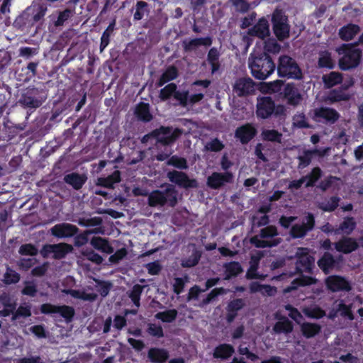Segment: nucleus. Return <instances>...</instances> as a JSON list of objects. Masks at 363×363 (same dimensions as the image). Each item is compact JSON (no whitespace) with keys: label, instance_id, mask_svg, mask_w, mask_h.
<instances>
[{"label":"nucleus","instance_id":"obj_5","mask_svg":"<svg viewBox=\"0 0 363 363\" xmlns=\"http://www.w3.org/2000/svg\"><path fill=\"white\" fill-rule=\"evenodd\" d=\"M276 67L277 75L281 78L296 80L303 78L302 70L296 60L289 55H280Z\"/></svg>","mask_w":363,"mask_h":363},{"label":"nucleus","instance_id":"obj_11","mask_svg":"<svg viewBox=\"0 0 363 363\" xmlns=\"http://www.w3.org/2000/svg\"><path fill=\"white\" fill-rule=\"evenodd\" d=\"M233 180L234 175L231 172H213L208 177L206 184L210 189L218 190L223 187L226 184L233 183Z\"/></svg>","mask_w":363,"mask_h":363},{"label":"nucleus","instance_id":"obj_26","mask_svg":"<svg viewBox=\"0 0 363 363\" xmlns=\"http://www.w3.org/2000/svg\"><path fill=\"white\" fill-rule=\"evenodd\" d=\"M64 182L71 186L74 190H79L82 188L87 180V177L84 174L72 172L65 175Z\"/></svg>","mask_w":363,"mask_h":363},{"label":"nucleus","instance_id":"obj_43","mask_svg":"<svg viewBox=\"0 0 363 363\" xmlns=\"http://www.w3.org/2000/svg\"><path fill=\"white\" fill-rule=\"evenodd\" d=\"M62 292L65 294L70 295L74 298L81 299L83 301H94L96 300L97 296L94 293H86L84 291L68 289H64Z\"/></svg>","mask_w":363,"mask_h":363},{"label":"nucleus","instance_id":"obj_55","mask_svg":"<svg viewBox=\"0 0 363 363\" xmlns=\"http://www.w3.org/2000/svg\"><path fill=\"white\" fill-rule=\"evenodd\" d=\"M201 253L194 250L190 256L182 259L181 265L184 268L193 267L199 263Z\"/></svg>","mask_w":363,"mask_h":363},{"label":"nucleus","instance_id":"obj_1","mask_svg":"<svg viewBox=\"0 0 363 363\" xmlns=\"http://www.w3.org/2000/svg\"><path fill=\"white\" fill-rule=\"evenodd\" d=\"M248 66L252 77L258 80L266 79L276 69L272 57L266 52L250 54Z\"/></svg>","mask_w":363,"mask_h":363},{"label":"nucleus","instance_id":"obj_54","mask_svg":"<svg viewBox=\"0 0 363 363\" xmlns=\"http://www.w3.org/2000/svg\"><path fill=\"white\" fill-rule=\"evenodd\" d=\"M177 314L178 312L176 309H169L158 312L156 313L155 318L164 323H172L176 319Z\"/></svg>","mask_w":363,"mask_h":363},{"label":"nucleus","instance_id":"obj_58","mask_svg":"<svg viewBox=\"0 0 363 363\" xmlns=\"http://www.w3.org/2000/svg\"><path fill=\"white\" fill-rule=\"evenodd\" d=\"M283 86L284 81L281 79H277L268 83H264L262 86V89L263 91L267 93H277L281 91Z\"/></svg>","mask_w":363,"mask_h":363},{"label":"nucleus","instance_id":"obj_18","mask_svg":"<svg viewBox=\"0 0 363 363\" xmlns=\"http://www.w3.org/2000/svg\"><path fill=\"white\" fill-rule=\"evenodd\" d=\"M314 258L308 253H297V259L296 262V269L298 272H303L311 273L314 266Z\"/></svg>","mask_w":363,"mask_h":363},{"label":"nucleus","instance_id":"obj_45","mask_svg":"<svg viewBox=\"0 0 363 363\" xmlns=\"http://www.w3.org/2000/svg\"><path fill=\"white\" fill-rule=\"evenodd\" d=\"M342 80V74L337 72H331L323 77V81L327 88H332L337 84H341Z\"/></svg>","mask_w":363,"mask_h":363},{"label":"nucleus","instance_id":"obj_28","mask_svg":"<svg viewBox=\"0 0 363 363\" xmlns=\"http://www.w3.org/2000/svg\"><path fill=\"white\" fill-rule=\"evenodd\" d=\"M35 24L43 19L48 11V6L44 3H33L26 8Z\"/></svg>","mask_w":363,"mask_h":363},{"label":"nucleus","instance_id":"obj_50","mask_svg":"<svg viewBox=\"0 0 363 363\" xmlns=\"http://www.w3.org/2000/svg\"><path fill=\"white\" fill-rule=\"evenodd\" d=\"M177 89V86L175 83H169L164 87L160 89L159 93V97L162 101H167L172 96L174 97Z\"/></svg>","mask_w":363,"mask_h":363},{"label":"nucleus","instance_id":"obj_46","mask_svg":"<svg viewBox=\"0 0 363 363\" xmlns=\"http://www.w3.org/2000/svg\"><path fill=\"white\" fill-rule=\"evenodd\" d=\"M53 256L52 257L55 259H60L71 252L73 250V247L71 245L62 242L58 244H54Z\"/></svg>","mask_w":363,"mask_h":363},{"label":"nucleus","instance_id":"obj_16","mask_svg":"<svg viewBox=\"0 0 363 363\" xmlns=\"http://www.w3.org/2000/svg\"><path fill=\"white\" fill-rule=\"evenodd\" d=\"M221 53L219 49L216 47H212L209 49L206 56V62L210 66L211 74L219 73L222 62L220 61Z\"/></svg>","mask_w":363,"mask_h":363},{"label":"nucleus","instance_id":"obj_12","mask_svg":"<svg viewBox=\"0 0 363 363\" xmlns=\"http://www.w3.org/2000/svg\"><path fill=\"white\" fill-rule=\"evenodd\" d=\"M328 290L333 292L350 291L352 286L348 280L340 275L328 276L325 281Z\"/></svg>","mask_w":363,"mask_h":363},{"label":"nucleus","instance_id":"obj_2","mask_svg":"<svg viewBox=\"0 0 363 363\" xmlns=\"http://www.w3.org/2000/svg\"><path fill=\"white\" fill-rule=\"evenodd\" d=\"M183 130L176 128L173 130L172 126L161 125L154 129L141 138V143H147L150 138L156 140V145L160 144L163 146H169L174 144L176 140L182 135Z\"/></svg>","mask_w":363,"mask_h":363},{"label":"nucleus","instance_id":"obj_10","mask_svg":"<svg viewBox=\"0 0 363 363\" xmlns=\"http://www.w3.org/2000/svg\"><path fill=\"white\" fill-rule=\"evenodd\" d=\"M315 227V218L313 213H308L301 224L292 225L290 230V235L294 239L304 238L307 233Z\"/></svg>","mask_w":363,"mask_h":363},{"label":"nucleus","instance_id":"obj_64","mask_svg":"<svg viewBox=\"0 0 363 363\" xmlns=\"http://www.w3.org/2000/svg\"><path fill=\"white\" fill-rule=\"evenodd\" d=\"M31 306L30 305L23 306L20 305L15 311L12 315V320H16L19 318H28L31 316Z\"/></svg>","mask_w":363,"mask_h":363},{"label":"nucleus","instance_id":"obj_48","mask_svg":"<svg viewBox=\"0 0 363 363\" xmlns=\"http://www.w3.org/2000/svg\"><path fill=\"white\" fill-rule=\"evenodd\" d=\"M20 274H18L11 267L7 265L6 272L4 274L3 282L6 285H11L17 284L20 281Z\"/></svg>","mask_w":363,"mask_h":363},{"label":"nucleus","instance_id":"obj_13","mask_svg":"<svg viewBox=\"0 0 363 363\" xmlns=\"http://www.w3.org/2000/svg\"><path fill=\"white\" fill-rule=\"evenodd\" d=\"M79 229L74 225L68 223L56 224L50 229L51 234L57 238L74 237Z\"/></svg>","mask_w":363,"mask_h":363},{"label":"nucleus","instance_id":"obj_19","mask_svg":"<svg viewBox=\"0 0 363 363\" xmlns=\"http://www.w3.org/2000/svg\"><path fill=\"white\" fill-rule=\"evenodd\" d=\"M327 152V149L321 150V149H313V150H306L303 152L302 155H299L298 157V160L299 161L298 164V169H304L308 167L313 159V157L315 155L319 157H323Z\"/></svg>","mask_w":363,"mask_h":363},{"label":"nucleus","instance_id":"obj_22","mask_svg":"<svg viewBox=\"0 0 363 363\" xmlns=\"http://www.w3.org/2000/svg\"><path fill=\"white\" fill-rule=\"evenodd\" d=\"M40 65V61H30L26 67H23L18 73V79L27 82L35 77L37 74V69Z\"/></svg>","mask_w":363,"mask_h":363},{"label":"nucleus","instance_id":"obj_44","mask_svg":"<svg viewBox=\"0 0 363 363\" xmlns=\"http://www.w3.org/2000/svg\"><path fill=\"white\" fill-rule=\"evenodd\" d=\"M321 330L320 325L318 323H303L301 325L302 335L306 338H311L318 335Z\"/></svg>","mask_w":363,"mask_h":363},{"label":"nucleus","instance_id":"obj_7","mask_svg":"<svg viewBox=\"0 0 363 363\" xmlns=\"http://www.w3.org/2000/svg\"><path fill=\"white\" fill-rule=\"evenodd\" d=\"M47 99L44 89L35 86H28L22 93L19 103L25 108H39Z\"/></svg>","mask_w":363,"mask_h":363},{"label":"nucleus","instance_id":"obj_33","mask_svg":"<svg viewBox=\"0 0 363 363\" xmlns=\"http://www.w3.org/2000/svg\"><path fill=\"white\" fill-rule=\"evenodd\" d=\"M235 352L233 345L227 343L220 344L213 350V356L215 359H228Z\"/></svg>","mask_w":363,"mask_h":363},{"label":"nucleus","instance_id":"obj_40","mask_svg":"<svg viewBox=\"0 0 363 363\" xmlns=\"http://www.w3.org/2000/svg\"><path fill=\"white\" fill-rule=\"evenodd\" d=\"M282 241L280 238L272 239L270 240H266L262 238H259L257 235L253 236L250 238V243L257 248H267L273 247L279 245Z\"/></svg>","mask_w":363,"mask_h":363},{"label":"nucleus","instance_id":"obj_47","mask_svg":"<svg viewBox=\"0 0 363 363\" xmlns=\"http://www.w3.org/2000/svg\"><path fill=\"white\" fill-rule=\"evenodd\" d=\"M322 176V169L319 167H313L308 174L303 176V177H306V183L305 186L306 188L313 187Z\"/></svg>","mask_w":363,"mask_h":363},{"label":"nucleus","instance_id":"obj_30","mask_svg":"<svg viewBox=\"0 0 363 363\" xmlns=\"http://www.w3.org/2000/svg\"><path fill=\"white\" fill-rule=\"evenodd\" d=\"M179 77V70L174 65L168 66L156 82L157 87L176 79Z\"/></svg>","mask_w":363,"mask_h":363},{"label":"nucleus","instance_id":"obj_37","mask_svg":"<svg viewBox=\"0 0 363 363\" xmlns=\"http://www.w3.org/2000/svg\"><path fill=\"white\" fill-rule=\"evenodd\" d=\"M223 267L225 269L224 280H230L231 278L238 276L243 271L241 264L236 261L225 263Z\"/></svg>","mask_w":363,"mask_h":363},{"label":"nucleus","instance_id":"obj_34","mask_svg":"<svg viewBox=\"0 0 363 363\" xmlns=\"http://www.w3.org/2000/svg\"><path fill=\"white\" fill-rule=\"evenodd\" d=\"M293 330L294 324L292 321L286 316H281L273 326V330L277 334H289Z\"/></svg>","mask_w":363,"mask_h":363},{"label":"nucleus","instance_id":"obj_62","mask_svg":"<svg viewBox=\"0 0 363 363\" xmlns=\"http://www.w3.org/2000/svg\"><path fill=\"white\" fill-rule=\"evenodd\" d=\"M316 282L317 279L315 278L301 274L292 281V284L294 285V288H296L297 286H310L316 284Z\"/></svg>","mask_w":363,"mask_h":363},{"label":"nucleus","instance_id":"obj_39","mask_svg":"<svg viewBox=\"0 0 363 363\" xmlns=\"http://www.w3.org/2000/svg\"><path fill=\"white\" fill-rule=\"evenodd\" d=\"M90 244L94 248L102 252L111 254L113 252V247L106 238L94 236L91 238Z\"/></svg>","mask_w":363,"mask_h":363},{"label":"nucleus","instance_id":"obj_23","mask_svg":"<svg viewBox=\"0 0 363 363\" xmlns=\"http://www.w3.org/2000/svg\"><path fill=\"white\" fill-rule=\"evenodd\" d=\"M283 94L284 98L286 99L287 104L290 106H296L302 100L301 94L293 84H286Z\"/></svg>","mask_w":363,"mask_h":363},{"label":"nucleus","instance_id":"obj_56","mask_svg":"<svg viewBox=\"0 0 363 363\" xmlns=\"http://www.w3.org/2000/svg\"><path fill=\"white\" fill-rule=\"evenodd\" d=\"M96 230H86L83 233L76 234L74 238V246L79 247L86 245L89 241L88 236L91 234L96 233Z\"/></svg>","mask_w":363,"mask_h":363},{"label":"nucleus","instance_id":"obj_17","mask_svg":"<svg viewBox=\"0 0 363 363\" xmlns=\"http://www.w3.org/2000/svg\"><path fill=\"white\" fill-rule=\"evenodd\" d=\"M269 23L264 17L259 18L257 23L247 30L249 35L257 37L260 39L269 36Z\"/></svg>","mask_w":363,"mask_h":363},{"label":"nucleus","instance_id":"obj_52","mask_svg":"<svg viewBox=\"0 0 363 363\" xmlns=\"http://www.w3.org/2000/svg\"><path fill=\"white\" fill-rule=\"evenodd\" d=\"M145 286L135 284L128 294L129 298L136 307L140 306V296L143 291Z\"/></svg>","mask_w":363,"mask_h":363},{"label":"nucleus","instance_id":"obj_31","mask_svg":"<svg viewBox=\"0 0 363 363\" xmlns=\"http://www.w3.org/2000/svg\"><path fill=\"white\" fill-rule=\"evenodd\" d=\"M134 113L138 121L144 123H148L153 118L150 111V105L147 103L140 102L136 106Z\"/></svg>","mask_w":363,"mask_h":363},{"label":"nucleus","instance_id":"obj_21","mask_svg":"<svg viewBox=\"0 0 363 363\" xmlns=\"http://www.w3.org/2000/svg\"><path fill=\"white\" fill-rule=\"evenodd\" d=\"M245 306V301L242 298H235L230 301L226 307V321L228 323L233 322L238 315V312L242 309Z\"/></svg>","mask_w":363,"mask_h":363},{"label":"nucleus","instance_id":"obj_24","mask_svg":"<svg viewBox=\"0 0 363 363\" xmlns=\"http://www.w3.org/2000/svg\"><path fill=\"white\" fill-rule=\"evenodd\" d=\"M314 115L315 117L323 118L330 124L335 123L340 116V113L335 109L329 107L316 108Z\"/></svg>","mask_w":363,"mask_h":363},{"label":"nucleus","instance_id":"obj_3","mask_svg":"<svg viewBox=\"0 0 363 363\" xmlns=\"http://www.w3.org/2000/svg\"><path fill=\"white\" fill-rule=\"evenodd\" d=\"M358 43L343 44L338 49L340 55H342L338 60V66L342 71L351 70L357 67L361 62L362 50L356 48Z\"/></svg>","mask_w":363,"mask_h":363},{"label":"nucleus","instance_id":"obj_15","mask_svg":"<svg viewBox=\"0 0 363 363\" xmlns=\"http://www.w3.org/2000/svg\"><path fill=\"white\" fill-rule=\"evenodd\" d=\"M257 129L252 123H246L237 128L235 137L243 144H247L257 135Z\"/></svg>","mask_w":363,"mask_h":363},{"label":"nucleus","instance_id":"obj_6","mask_svg":"<svg viewBox=\"0 0 363 363\" xmlns=\"http://www.w3.org/2000/svg\"><path fill=\"white\" fill-rule=\"evenodd\" d=\"M147 203L151 207L165 205L174 207L177 203V191L172 186L167 187L164 191L154 190L148 196Z\"/></svg>","mask_w":363,"mask_h":363},{"label":"nucleus","instance_id":"obj_14","mask_svg":"<svg viewBox=\"0 0 363 363\" xmlns=\"http://www.w3.org/2000/svg\"><path fill=\"white\" fill-rule=\"evenodd\" d=\"M255 85V84L251 78L242 77L236 80L233 89L238 96H246L254 93Z\"/></svg>","mask_w":363,"mask_h":363},{"label":"nucleus","instance_id":"obj_53","mask_svg":"<svg viewBox=\"0 0 363 363\" xmlns=\"http://www.w3.org/2000/svg\"><path fill=\"white\" fill-rule=\"evenodd\" d=\"M262 138L264 141L281 143L282 139V134L274 129L264 130L262 132Z\"/></svg>","mask_w":363,"mask_h":363},{"label":"nucleus","instance_id":"obj_57","mask_svg":"<svg viewBox=\"0 0 363 363\" xmlns=\"http://www.w3.org/2000/svg\"><path fill=\"white\" fill-rule=\"evenodd\" d=\"M167 164L179 169H186L189 167L186 160L184 157H179L176 155L169 158Z\"/></svg>","mask_w":363,"mask_h":363},{"label":"nucleus","instance_id":"obj_35","mask_svg":"<svg viewBox=\"0 0 363 363\" xmlns=\"http://www.w3.org/2000/svg\"><path fill=\"white\" fill-rule=\"evenodd\" d=\"M360 31V27L357 24L348 23L339 30V36L344 41H349Z\"/></svg>","mask_w":363,"mask_h":363},{"label":"nucleus","instance_id":"obj_59","mask_svg":"<svg viewBox=\"0 0 363 363\" xmlns=\"http://www.w3.org/2000/svg\"><path fill=\"white\" fill-rule=\"evenodd\" d=\"M227 291L223 287L215 288L212 289L207 296L203 298L200 304L201 307L205 306L212 302L219 295L226 294Z\"/></svg>","mask_w":363,"mask_h":363},{"label":"nucleus","instance_id":"obj_51","mask_svg":"<svg viewBox=\"0 0 363 363\" xmlns=\"http://www.w3.org/2000/svg\"><path fill=\"white\" fill-rule=\"evenodd\" d=\"M115 21L109 23L106 29L103 32L101 37L100 51L103 52L104 50L108 46L110 42V37L115 28Z\"/></svg>","mask_w":363,"mask_h":363},{"label":"nucleus","instance_id":"obj_9","mask_svg":"<svg viewBox=\"0 0 363 363\" xmlns=\"http://www.w3.org/2000/svg\"><path fill=\"white\" fill-rule=\"evenodd\" d=\"M167 178L172 183L183 189H195L198 187V182L195 179H190L186 173L172 170L167 174Z\"/></svg>","mask_w":363,"mask_h":363},{"label":"nucleus","instance_id":"obj_20","mask_svg":"<svg viewBox=\"0 0 363 363\" xmlns=\"http://www.w3.org/2000/svg\"><path fill=\"white\" fill-rule=\"evenodd\" d=\"M335 247L340 252L349 254L357 250L359 244L353 238L343 237L335 243Z\"/></svg>","mask_w":363,"mask_h":363},{"label":"nucleus","instance_id":"obj_4","mask_svg":"<svg viewBox=\"0 0 363 363\" xmlns=\"http://www.w3.org/2000/svg\"><path fill=\"white\" fill-rule=\"evenodd\" d=\"M286 115L284 105H276L270 96L257 98L256 116L258 118L267 119L271 117L278 118Z\"/></svg>","mask_w":363,"mask_h":363},{"label":"nucleus","instance_id":"obj_41","mask_svg":"<svg viewBox=\"0 0 363 363\" xmlns=\"http://www.w3.org/2000/svg\"><path fill=\"white\" fill-rule=\"evenodd\" d=\"M22 130L21 127L18 126H9L8 123L4 122L2 125H0V141H9L16 134V130Z\"/></svg>","mask_w":363,"mask_h":363},{"label":"nucleus","instance_id":"obj_32","mask_svg":"<svg viewBox=\"0 0 363 363\" xmlns=\"http://www.w3.org/2000/svg\"><path fill=\"white\" fill-rule=\"evenodd\" d=\"M121 174L119 170H115L112 174L106 177L98 178L96 185L104 188L113 189L115 184L121 182Z\"/></svg>","mask_w":363,"mask_h":363},{"label":"nucleus","instance_id":"obj_36","mask_svg":"<svg viewBox=\"0 0 363 363\" xmlns=\"http://www.w3.org/2000/svg\"><path fill=\"white\" fill-rule=\"evenodd\" d=\"M14 26L21 30L25 28H30L35 25L33 21L30 14L27 9H26L14 21Z\"/></svg>","mask_w":363,"mask_h":363},{"label":"nucleus","instance_id":"obj_25","mask_svg":"<svg viewBox=\"0 0 363 363\" xmlns=\"http://www.w3.org/2000/svg\"><path fill=\"white\" fill-rule=\"evenodd\" d=\"M213 43L212 38L206 36L203 38H196L189 40L183 41V48L186 52H190L199 46L210 47Z\"/></svg>","mask_w":363,"mask_h":363},{"label":"nucleus","instance_id":"obj_49","mask_svg":"<svg viewBox=\"0 0 363 363\" xmlns=\"http://www.w3.org/2000/svg\"><path fill=\"white\" fill-rule=\"evenodd\" d=\"M340 201V197L333 196L328 201L320 203L318 208L324 212H333L338 207Z\"/></svg>","mask_w":363,"mask_h":363},{"label":"nucleus","instance_id":"obj_27","mask_svg":"<svg viewBox=\"0 0 363 363\" xmlns=\"http://www.w3.org/2000/svg\"><path fill=\"white\" fill-rule=\"evenodd\" d=\"M169 357V352L164 348L151 347L147 351V358L152 363H165Z\"/></svg>","mask_w":363,"mask_h":363},{"label":"nucleus","instance_id":"obj_29","mask_svg":"<svg viewBox=\"0 0 363 363\" xmlns=\"http://www.w3.org/2000/svg\"><path fill=\"white\" fill-rule=\"evenodd\" d=\"M357 223L353 217L347 216L334 230L335 235L344 234L350 235L355 229Z\"/></svg>","mask_w":363,"mask_h":363},{"label":"nucleus","instance_id":"obj_38","mask_svg":"<svg viewBox=\"0 0 363 363\" xmlns=\"http://www.w3.org/2000/svg\"><path fill=\"white\" fill-rule=\"evenodd\" d=\"M351 94L347 91H344L340 87L331 89L328 94V101L330 104L340 101H347L351 99Z\"/></svg>","mask_w":363,"mask_h":363},{"label":"nucleus","instance_id":"obj_8","mask_svg":"<svg viewBox=\"0 0 363 363\" xmlns=\"http://www.w3.org/2000/svg\"><path fill=\"white\" fill-rule=\"evenodd\" d=\"M271 21L273 32L279 41H283L289 37L290 25L288 16L282 9H274L272 14Z\"/></svg>","mask_w":363,"mask_h":363},{"label":"nucleus","instance_id":"obj_63","mask_svg":"<svg viewBox=\"0 0 363 363\" xmlns=\"http://www.w3.org/2000/svg\"><path fill=\"white\" fill-rule=\"evenodd\" d=\"M318 65L320 68L333 69L334 67V63L331 58L330 53L328 52H324L320 54L318 61Z\"/></svg>","mask_w":363,"mask_h":363},{"label":"nucleus","instance_id":"obj_61","mask_svg":"<svg viewBox=\"0 0 363 363\" xmlns=\"http://www.w3.org/2000/svg\"><path fill=\"white\" fill-rule=\"evenodd\" d=\"M57 313H60L67 323H69L73 320L75 311L72 306L67 305L58 306Z\"/></svg>","mask_w":363,"mask_h":363},{"label":"nucleus","instance_id":"obj_60","mask_svg":"<svg viewBox=\"0 0 363 363\" xmlns=\"http://www.w3.org/2000/svg\"><path fill=\"white\" fill-rule=\"evenodd\" d=\"M23 288L21 290V294L30 297H35L38 293V286L35 281H25Z\"/></svg>","mask_w":363,"mask_h":363},{"label":"nucleus","instance_id":"obj_42","mask_svg":"<svg viewBox=\"0 0 363 363\" xmlns=\"http://www.w3.org/2000/svg\"><path fill=\"white\" fill-rule=\"evenodd\" d=\"M335 264L334 257L329 252H325L318 261V267L325 274H328L330 269L334 267Z\"/></svg>","mask_w":363,"mask_h":363}]
</instances>
